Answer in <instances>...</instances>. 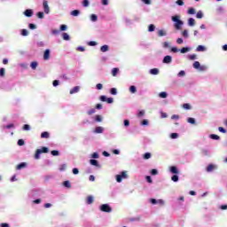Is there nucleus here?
<instances>
[{
  "label": "nucleus",
  "instance_id": "obj_26",
  "mask_svg": "<svg viewBox=\"0 0 227 227\" xmlns=\"http://www.w3.org/2000/svg\"><path fill=\"white\" fill-rule=\"evenodd\" d=\"M150 74L152 75H158L159 70L157 68H153V69L150 70Z\"/></svg>",
  "mask_w": 227,
  "mask_h": 227
},
{
  "label": "nucleus",
  "instance_id": "obj_45",
  "mask_svg": "<svg viewBox=\"0 0 227 227\" xmlns=\"http://www.w3.org/2000/svg\"><path fill=\"white\" fill-rule=\"evenodd\" d=\"M88 45H90V47H95V45H97V42L90 41V42L88 43Z\"/></svg>",
  "mask_w": 227,
  "mask_h": 227
},
{
  "label": "nucleus",
  "instance_id": "obj_19",
  "mask_svg": "<svg viewBox=\"0 0 227 227\" xmlns=\"http://www.w3.org/2000/svg\"><path fill=\"white\" fill-rule=\"evenodd\" d=\"M210 139H214L215 141H219V139H221V137H219L218 135H215V134H211L209 136Z\"/></svg>",
  "mask_w": 227,
  "mask_h": 227
},
{
  "label": "nucleus",
  "instance_id": "obj_6",
  "mask_svg": "<svg viewBox=\"0 0 227 227\" xmlns=\"http://www.w3.org/2000/svg\"><path fill=\"white\" fill-rule=\"evenodd\" d=\"M43 59H44V61L51 59V50L47 49L44 51Z\"/></svg>",
  "mask_w": 227,
  "mask_h": 227
},
{
  "label": "nucleus",
  "instance_id": "obj_43",
  "mask_svg": "<svg viewBox=\"0 0 227 227\" xmlns=\"http://www.w3.org/2000/svg\"><path fill=\"white\" fill-rule=\"evenodd\" d=\"M95 108H92L87 112V114H89V116H91V114H95Z\"/></svg>",
  "mask_w": 227,
  "mask_h": 227
},
{
  "label": "nucleus",
  "instance_id": "obj_28",
  "mask_svg": "<svg viewBox=\"0 0 227 227\" xmlns=\"http://www.w3.org/2000/svg\"><path fill=\"white\" fill-rule=\"evenodd\" d=\"M188 15H194L196 13L195 8H190L187 12Z\"/></svg>",
  "mask_w": 227,
  "mask_h": 227
},
{
  "label": "nucleus",
  "instance_id": "obj_33",
  "mask_svg": "<svg viewBox=\"0 0 227 227\" xmlns=\"http://www.w3.org/2000/svg\"><path fill=\"white\" fill-rule=\"evenodd\" d=\"M148 31H149L150 33L155 31V25H153V24L149 25V27H148Z\"/></svg>",
  "mask_w": 227,
  "mask_h": 227
},
{
  "label": "nucleus",
  "instance_id": "obj_58",
  "mask_svg": "<svg viewBox=\"0 0 227 227\" xmlns=\"http://www.w3.org/2000/svg\"><path fill=\"white\" fill-rule=\"evenodd\" d=\"M130 125V121L124 120V127H129Z\"/></svg>",
  "mask_w": 227,
  "mask_h": 227
},
{
  "label": "nucleus",
  "instance_id": "obj_27",
  "mask_svg": "<svg viewBox=\"0 0 227 227\" xmlns=\"http://www.w3.org/2000/svg\"><path fill=\"white\" fill-rule=\"evenodd\" d=\"M90 20H92V22H97V20H98V16H97V14H91Z\"/></svg>",
  "mask_w": 227,
  "mask_h": 227
},
{
  "label": "nucleus",
  "instance_id": "obj_46",
  "mask_svg": "<svg viewBox=\"0 0 227 227\" xmlns=\"http://www.w3.org/2000/svg\"><path fill=\"white\" fill-rule=\"evenodd\" d=\"M170 137H171V139H176V137H178V133H172L170 135Z\"/></svg>",
  "mask_w": 227,
  "mask_h": 227
},
{
  "label": "nucleus",
  "instance_id": "obj_50",
  "mask_svg": "<svg viewBox=\"0 0 227 227\" xmlns=\"http://www.w3.org/2000/svg\"><path fill=\"white\" fill-rule=\"evenodd\" d=\"M95 120H96V121L100 122V121H102V116H100V115H96V116H95Z\"/></svg>",
  "mask_w": 227,
  "mask_h": 227
},
{
  "label": "nucleus",
  "instance_id": "obj_55",
  "mask_svg": "<svg viewBox=\"0 0 227 227\" xmlns=\"http://www.w3.org/2000/svg\"><path fill=\"white\" fill-rule=\"evenodd\" d=\"M145 180L148 182V184H152L153 182L152 177L150 176H146Z\"/></svg>",
  "mask_w": 227,
  "mask_h": 227
},
{
  "label": "nucleus",
  "instance_id": "obj_57",
  "mask_svg": "<svg viewBox=\"0 0 227 227\" xmlns=\"http://www.w3.org/2000/svg\"><path fill=\"white\" fill-rule=\"evenodd\" d=\"M100 100H101V102H107V97H106V96H101V97H100Z\"/></svg>",
  "mask_w": 227,
  "mask_h": 227
},
{
  "label": "nucleus",
  "instance_id": "obj_30",
  "mask_svg": "<svg viewBox=\"0 0 227 227\" xmlns=\"http://www.w3.org/2000/svg\"><path fill=\"white\" fill-rule=\"evenodd\" d=\"M191 51L190 48L184 47L180 50L181 54H185V52H189Z\"/></svg>",
  "mask_w": 227,
  "mask_h": 227
},
{
  "label": "nucleus",
  "instance_id": "obj_9",
  "mask_svg": "<svg viewBox=\"0 0 227 227\" xmlns=\"http://www.w3.org/2000/svg\"><path fill=\"white\" fill-rule=\"evenodd\" d=\"M24 15L26 17H33V10L31 9H27L25 12H24Z\"/></svg>",
  "mask_w": 227,
  "mask_h": 227
},
{
  "label": "nucleus",
  "instance_id": "obj_36",
  "mask_svg": "<svg viewBox=\"0 0 227 227\" xmlns=\"http://www.w3.org/2000/svg\"><path fill=\"white\" fill-rule=\"evenodd\" d=\"M197 19H203V12L201 11H199L196 14Z\"/></svg>",
  "mask_w": 227,
  "mask_h": 227
},
{
  "label": "nucleus",
  "instance_id": "obj_51",
  "mask_svg": "<svg viewBox=\"0 0 227 227\" xmlns=\"http://www.w3.org/2000/svg\"><path fill=\"white\" fill-rule=\"evenodd\" d=\"M110 93H111V95H116V93H117L116 88H112L110 90Z\"/></svg>",
  "mask_w": 227,
  "mask_h": 227
},
{
  "label": "nucleus",
  "instance_id": "obj_64",
  "mask_svg": "<svg viewBox=\"0 0 227 227\" xmlns=\"http://www.w3.org/2000/svg\"><path fill=\"white\" fill-rule=\"evenodd\" d=\"M0 226L1 227H10V224H8V223H1Z\"/></svg>",
  "mask_w": 227,
  "mask_h": 227
},
{
  "label": "nucleus",
  "instance_id": "obj_24",
  "mask_svg": "<svg viewBox=\"0 0 227 227\" xmlns=\"http://www.w3.org/2000/svg\"><path fill=\"white\" fill-rule=\"evenodd\" d=\"M194 24H196V20L193 18H190L188 20V25L192 27V26H194Z\"/></svg>",
  "mask_w": 227,
  "mask_h": 227
},
{
  "label": "nucleus",
  "instance_id": "obj_39",
  "mask_svg": "<svg viewBox=\"0 0 227 227\" xmlns=\"http://www.w3.org/2000/svg\"><path fill=\"white\" fill-rule=\"evenodd\" d=\"M82 6H84L85 8L90 6V0H83Z\"/></svg>",
  "mask_w": 227,
  "mask_h": 227
},
{
  "label": "nucleus",
  "instance_id": "obj_13",
  "mask_svg": "<svg viewBox=\"0 0 227 227\" xmlns=\"http://www.w3.org/2000/svg\"><path fill=\"white\" fill-rule=\"evenodd\" d=\"M120 72V68L118 67H114L112 69V75L113 77H116V75H118V73Z\"/></svg>",
  "mask_w": 227,
  "mask_h": 227
},
{
  "label": "nucleus",
  "instance_id": "obj_5",
  "mask_svg": "<svg viewBox=\"0 0 227 227\" xmlns=\"http://www.w3.org/2000/svg\"><path fill=\"white\" fill-rule=\"evenodd\" d=\"M43 7L44 10V13L49 14V12H51V9L49 7V2H47L46 0H43Z\"/></svg>",
  "mask_w": 227,
  "mask_h": 227
},
{
  "label": "nucleus",
  "instance_id": "obj_38",
  "mask_svg": "<svg viewBox=\"0 0 227 227\" xmlns=\"http://www.w3.org/2000/svg\"><path fill=\"white\" fill-rule=\"evenodd\" d=\"M26 145V142H24V139H19L18 140V145L19 146H24Z\"/></svg>",
  "mask_w": 227,
  "mask_h": 227
},
{
  "label": "nucleus",
  "instance_id": "obj_37",
  "mask_svg": "<svg viewBox=\"0 0 227 227\" xmlns=\"http://www.w3.org/2000/svg\"><path fill=\"white\" fill-rule=\"evenodd\" d=\"M200 67H201V65L200 64L199 61H195L193 63V68H196V70H198V68H200Z\"/></svg>",
  "mask_w": 227,
  "mask_h": 227
},
{
  "label": "nucleus",
  "instance_id": "obj_54",
  "mask_svg": "<svg viewBox=\"0 0 227 227\" xmlns=\"http://www.w3.org/2000/svg\"><path fill=\"white\" fill-rule=\"evenodd\" d=\"M28 27H29V29H36V25H35V24H33V23H30V24L28 25Z\"/></svg>",
  "mask_w": 227,
  "mask_h": 227
},
{
  "label": "nucleus",
  "instance_id": "obj_44",
  "mask_svg": "<svg viewBox=\"0 0 227 227\" xmlns=\"http://www.w3.org/2000/svg\"><path fill=\"white\" fill-rule=\"evenodd\" d=\"M51 155H53V157L59 155V151H56V150L51 151Z\"/></svg>",
  "mask_w": 227,
  "mask_h": 227
},
{
  "label": "nucleus",
  "instance_id": "obj_8",
  "mask_svg": "<svg viewBox=\"0 0 227 227\" xmlns=\"http://www.w3.org/2000/svg\"><path fill=\"white\" fill-rule=\"evenodd\" d=\"M81 90V87L75 86L70 90V95H74V93H79V90Z\"/></svg>",
  "mask_w": 227,
  "mask_h": 227
},
{
  "label": "nucleus",
  "instance_id": "obj_59",
  "mask_svg": "<svg viewBox=\"0 0 227 227\" xmlns=\"http://www.w3.org/2000/svg\"><path fill=\"white\" fill-rule=\"evenodd\" d=\"M189 59H191L192 61H194V59H196V54L190 55Z\"/></svg>",
  "mask_w": 227,
  "mask_h": 227
},
{
  "label": "nucleus",
  "instance_id": "obj_42",
  "mask_svg": "<svg viewBox=\"0 0 227 227\" xmlns=\"http://www.w3.org/2000/svg\"><path fill=\"white\" fill-rule=\"evenodd\" d=\"M171 181H172V182H178V176H177V175L172 176Z\"/></svg>",
  "mask_w": 227,
  "mask_h": 227
},
{
  "label": "nucleus",
  "instance_id": "obj_21",
  "mask_svg": "<svg viewBox=\"0 0 227 227\" xmlns=\"http://www.w3.org/2000/svg\"><path fill=\"white\" fill-rule=\"evenodd\" d=\"M102 132H104V128H102V127H96V129H95V133L96 134H102Z\"/></svg>",
  "mask_w": 227,
  "mask_h": 227
},
{
  "label": "nucleus",
  "instance_id": "obj_34",
  "mask_svg": "<svg viewBox=\"0 0 227 227\" xmlns=\"http://www.w3.org/2000/svg\"><path fill=\"white\" fill-rule=\"evenodd\" d=\"M159 97H160V98H168V93H167V92H160V93L159 94Z\"/></svg>",
  "mask_w": 227,
  "mask_h": 227
},
{
  "label": "nucleus",
  "instance_id": "obj_40",
  "mask_svg": "<svg viewBox=\"0 0 227 227\" xmlns=\"http://www.w3.org/2000/svg\"><path fill=\"white\" fill-rule=\"evenodd\" d=\"M158 36H166V32L164 30H159Z\"/></svg>",
  "mask_w": 227,
  "mask_h": 227
},
{
  "label": "nucleus",
  "instance_id": "obj_52",
  "mask_svg": "<svg viewBox=\"0 0 227 227\" xmlns=\"http://www.w3.org/2000/svg\"><path fill=\"white\" fill-rule=\"evenodd\" d=\"M183 107H184V109L189 110V109H191V105L185 103V104L183 105Z\"/></svg>",
  "mask_w": 227,
  "mask_h": 227
},
{
  "label": "nucleus",
  "instance_id": "obj_12",
  "mask_svg": "<svg viewBox=\"0 0 227 227\" xmlns=\"http://www.w3.org/2000/svg\"><path fill=\"white\" fill-rule=\"evenodd\" d=\"M26 166H27V164L26 162H21L19 165H17L16 169H18V170L24 169V168H26Z\"/></svg>",
  "mask_w": 227,
  "mask_h": 227
},
{
  "label": "nucleus",
  "instance_id": "obj_20",
  "mask_svg": "<svg viewBox=\"0 0 227 227\" xmlns=\"http://www.w3.org/2000/svg\"><path fill=\"white\" fill-rule=\"evenodd\" d=\"M63 185L64 187H67V189H72V184H70V181H65Z\"/></svg>",
  "mask_w": 227,
  "mask_h": 227
},
{
  "label": "nucleus",
  "instance_id": "obj_11",
  "mask_svg": "<svg viewBox=\"0 0 227 227\" xmlns=\"http://www.w3.org/2000/svg\"><path fill=\"white\" fill-rule=\"evenodd\" d=\"M41 137L42 139H49V137H51V135L49 134V132L44 131L41 134Z\"/></svg>",
  "mask_w": 227,
  "mask_h": 227
},
{
  "label": "nucleus",
  "instance_id": "obj_25",
  "mask_svg": "<svg viewBox=\"0 0 227 227\" xmlns=\"http://www.w3.org/2000/svg\"><path fill=\"white\" fill-rule=\"evenodd\" d=\"M215 168V167L213 164H209V165L207 166V173H210V172L214 171Z\"/></svg>",
  "mask_w": 227,
  "mask_h": 227
},
{
  "label": "nucleus",
  "instance_id": "obj_47",
  "mask_svg": "<svg viewBox=\"0 0 227 227\" xmlns=\"http://www.w3.org/2000/svg\"><path fill=\"white\" fill-rule=\"evenodd\" d=\"M151 175H153V176L159 175V171H157V169H155V168H153V169L151 170Z\"/></svg>",
  "mask_w": 227,
  "mask_h": 227
},
{
  "label": "nucleus",
  "instance_id": "obj_7",
  "mask_svg": "<svg viewBox=\"0 0 227 227\" xmlns=\"http://www.w3.org/2000/svg\"><path fill=\"white\" fill-rule=\"evenodd\" d=\"M171 61H173V58L169 55H167L164 57L163 59V63L169 65V63H171Z\"/></svg>",
  "mask_w": 227,
  "mask_h": 227
},
{
  "label": "nucleus",
  "instance_id": "obj_4",
  "mask_svg": "<svg viewBox=\"0 0 227 227\" xmlns=\"http://www.w3.org/2000/svg\"><path fill=\"white\" fill-rule=\"evenodd\" d=\"M123 178H127V171H122L121 175H117L116 182L120 184L123 180Z\"/></svg>",
  "mask_w": 227,
  "mask_h": 227
},
{
  "label": "nucleus",
  "instance_id": "obj_48",
  "mask_svg": "<svg viewBox=\"0 0 227 227\" xmlns=\"http://www.w3.org/2000/svg\"><path fill=\"white\" fill-rule=\"evenodd\" d=\"M176 3L178 4V6H184V0H177Z\"/></svg>",
  "mask_w": 227,
  "mask_h": 227
},
{
  "label": "nucleus",
  "instance_id": "obj_15",
  "mask_svg": "<svg viewBox=\"0 0 227 227\" xmlns=\"http://www.w3.org/2000/svg\"><path fill=\"white\" fill-rule=\"evenodd\" d=\"M100 51L101 52H107V51H109V46L107 44H105L100 47Z\"/></svg>",
  "mask_w": 227,
  "mask_h": 227
},
{
  "label": "nucleus",
  "instance_id": "obj_32",
  "mask_svg": "<svg viewBox=\"0 0 227 227\" xmlns=\"http://www.w3.org/2000/svg\"><path fill=\"white\" fill-rule=\"evenodd\" d=\"M129 91H130L131 93H137V89L136 88V86L131 85V86L129 87Z\"/></svg>",
  "mask_w": 227,
  "mask_h": 227
},
{
  "label": "nucleus",
  "instance_id": "obj_16",
  "mask_svg": "<svg viewBox=\"0 0 227 227\" xmlns=\"http://www.w3.org/2000/svg\"><path fill=\"white\" fill-rule=\"evenodd\" d=\"M93 201H94L93 196L89 195L87 197V205H91L93 203Z\"/></svg>",
  "mask_w": 227,
  "mask_h": 227
},
{
  "label": "nucleus",
  "instance_id": "obj_56",
  "mask_svg": "<svg viewBox=\"0 0 227 227\" xmlns=\"http://www.w3.org/2000/svg\"><path fill=\"white\" fill-rule=\"evenodd\" d=\"M219 132H222L223 134H226V130L223 127L218 128Z\"/></svg>",
  "mask_w": 227,
  "mask_h": 227
},
{
  "label": "nucleus",
  "instance_id": "obj_53",
  "mask_svg": "<svg viewBox=\"0 0 227 227\" xmlns=\"http://www.w3.org/2000/svg\"><path fill=\"white\" fill-rule=\"evenodd\" d=\"M31 127L29 126V124H25L23 126V130H30Z\"/></svg>",
  "mask_w": 227,
  "mask_h": 227
},
{
  "label": "nucleus",
  "instance_id": "obj_18",
  "mask_svg": "<svg viewBox=\"0 0 227 227\" xmlns=\"http://www.w3.org/2000/svg\"><path fill=\"white\" fill-rule=\"evenodd\" d=\"M80 13L81 12L79 10H74L70 12V15H72L73 17H78Z\"/></svg>",
  "mask_w": 227,
  "mask_h": 227
},
{
  "label": "nucleus",
  "instance_id": "obj_41",
  "mask_svg": "<svg viewBox=\"0 0 227 227\" xmlns=\"http://www.w3.org/2000/svg\"><path fill=\"white\" fill-rule=\"evenodd\" d=\"M21 35L22 36H27V35H29V32H27V29H22Z\"/></svg>",
  "mask_w": 227,
  "mask_h": 227
},
{
  "label": "nucleus",
  "instance_id": "obj_49",
  "mask_svg": "<svg viewBox=\"0 0 227 227\" xmlns=\"http://www.w3.org/2000/svg\"><path fill=\"white\" fill-rule=\"evenodd\" d=\"M37 17H38V19H43V17H44L43 12H37Z\"/></svg>",
  "mask_w": 227,
  "mask_h": 227
},
{
  "label": "nucleus",
  "instance_id": "obj_2",
  "mask_svg": "<svg viewBox=\"0 0 227 227\" xmlns=\"http://www.w3.org/2000/svg\"><path fill=\"white\" fill-rule=\"evenodd\" d=\"M41 153H49V148L47 147H42L41 149H37L35 153V159L38 160L40 159Z\"/></svg>",
  "mask_w": 227,
  "mask_h": 227
},
{
  "label": "nucleus",
  "instance_id": "obj_14",
  "mask_svg": "<svg viewBox=\"0 0 227 227\" xmlns=\"http://www.w3.org/2000/svg\"><path fill=\"white\" fill-rule=\"evenodd\" d=\"M207 49L205 48V46L203 45H199L197 48H196V51L197 52H205Z\"/></svg>",
  "mask_w": 227,
  "mask_h": 227
},
{
  "label": "nucleus",
  "instance_id": "obj_23",
  "mask_svg": "<svg viewBox=\"0 0 227 227\" xmlns=\"http://www.w3.org/2000/svg\"><path fill=\"white\" fill-rule=\"evenodd\" d=\"M152 158V153H145L144 155H143V159L145 160H148V159H151Z\"/></svg>",
  "mask_w": 227,
  "mask_h": 227
},
{
  "label": "nucleus",
  "instance_id": "obj_29",
  "mask_svg": "<svg viewBox=\"0 0 227 227\" xmlns=\"http://www.w3.org/2000/svg\"><path fill=\"white\" fill-rule=\"evenodd\" d=\"M187 121H188V123H191L192 125H195L196 124V120H194V118H192V117H189L187 119Z\"/></svg>",
  "mask_w": 227,
  "mask_h": 227
},
{
  "label": "nucleus",
  "instance_id": "obj_22",
  "mask_svg": "<svg viewBox=\"0 0 227 227\" xmlns=\"http://www.w3.org/2000/svg\"><path fill=\"white\" fill-rule=\"evenodd\" d=\"M30 67H31L32 70H36V67H38V62H36V61L31 62Z\"/></svg>",
  "mask_w": 227,
  "mask_h": 227
},
{
  "label": "nucleus",
  "instance_id": "obj_61",
  "mask_svg": "<svg viewBox=\"0 0 227 227\" xmlns=\"http://www.w3.org/2000/svg\"><path fill=\"white\" fill-rule=\"evenodd\" d=\"M73 173L74 175H79V168H73Z\"/></svg>",
  "mask_w": 227,
  "mask_h": 227
},
{
  "label": "nucleus",
  "instance_id": "obj_63",
  "mask_svg": "<svg viewBox=\"0 0 227 227\" xmlns=\"http://www.w3.org/2000/svg\"><path fill=\"white\" fill-rule=\"evenodd\" d=\"M180 50H178V48H176V47H172L171 48V51L172 52H178Z\"/></svg>",
  "mask_w": 227,
  "mask_h": 227
},
{
  "label": "nucleus",
  "instance_id": "obj_60",
  "mask_svg": "<svg viewBox=\"0 0 227 227\" xmlns=\"http://www.w3.org/2000/svg\"><path fill=\"white\" fill-rule=\"evenodd\" d=\"M183 36H184V38H187L189 36V33L187 32V30L183 31Z\"/></svg>",
  "mask_w": 227,
  "mask_h": 227
},
{
  "label": "nucleus",
  "instance_id": "obj_17",
  "mask_svg": "<svg viewBox=\"0 0 227 227\" xmlns=\"http://www.w3.org/2000/svg\"><path fill=\"white\" fill-rule=\"evenodd\" d=\"M90 162L91 166H96L97 168H100V165L98 164V161L97 160H90Z\"/></svg>",
  "mask_w": 227,
  "mask_h": 227
},
{
  "label": "nucleus",
  "instance_id": "obj_3",
  "mask_svg": "<svg viewBox=\"0 0 227 227\" xmlns=\"http://www.w3.org/2000/svg\"><path fill=\"white\" fill-rule=\"evenodd\" d=\"M100 210H101V212H106L107 214L113 212V208H111L108 204L101 205Z\"/></svg>",
  "mask_w": 227,
  "mask_h": 227
},
{
  "label": "nucleus",
  "instance_id": "obj_35",
  "mask_svg": "<svg viewBox=\"0 0 227 227\" xmlns=\"http://www.w3.org/2000/svg\"><path fill=\"white\" fill-rule=\"evenodd\" d=\"M62 38H63V40L68 41V40H70V35H68V34H67V33H63Z\"/></svg>",
  "mask_w": 227,
  "mask_h": 227
},
{
  "label": "nucleus",
  "instance_id": "obj_10",
  "mask_svg": "<svg viewBox=\"0 0 227 227\" xmlns=\"http://www.w3.org/2000/svg\"><path fill=\"white\" fill-rule=\"evenodd\" d=\"M170 173H173L174 175H178V173H180L178 171V168L176 166H172L170 167Z\"/></svg>",
  "mask_w": 227,
  "mask_h": 227
},
{
  "label": "nucleus",
  "instance_id": "obj_1",
  "mask_svg": "<svg viewBox=\"0 0 227 227\" xmlns=\"http://www.w3.org/2000/svg\"><path fill=\"white\" fill-rule=\"evenodd\" d=\"M172 21L175 22L174 27L177 30L182 29V26H184V21L180 20V16L176 15L172 17Z\"/></svg>",
  "mask_w": 227,
  "mask_h": 227
},
{
  "label": "nucleus",
  "instance_id": "obj_31",
  "mask_svg": "<svg viewBox=\"0 0 227 227\" xmlns=\"http://www.w3.org/2000/svg\"><path fill=\"white\" fill-rule=\"evenodd\" d=\"M6 69L4 67L0 68V77H4Z\"/></svg>",
  "mask_w": 227,
  "mask_h": 227
},
{
  "label": "nucleus",
  "instance_id": "obj_62",
  "mask_svg": "<svg viewBox=\"0 0 227 227\" xmlns=\"http://www.w3.org/2000/svg\"><path fill=\"white\" fill-rule=\"evenodd\" d=\"M185 75V71H180L179 73H178V76L179 77H184Z\"/></svg>",
  "mask_w": 227,
  "mask_h": 227
}]
</instances>
